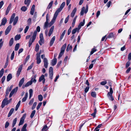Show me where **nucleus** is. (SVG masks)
Instances as JSON below:
<instances>
[{
    "label": "nucleus",
    "instance_id": "1a4fd4ad",
    "mask_svg": "<svg viewBox=\"0 0 131 131\" xmlns=\"http://www.w3.org/2000/svg\"><path fill=\"white\" fill-rule=\"evenodd\" d=\"M40 40L39 41V43L40 45H42L44 43V40L42 34L41 33L40 35Z\"/></svg>",
    "mask_w": 131,
    "mask_h": 131
},
{
    "label": "nucleus",
    "instance_id": "2eb2a0df",
    "mask_svg": "<svg viewBox=\"0 0 131 131\" xmlns=\"http://www.w3.org/2000/svg\"><path fill=\"white\" fill-rule=\"evenodd\" d=\"M43 61L44 62V66L46 68H47L48 65V61L47 59L45 58L43 59Z\"/></svg>",
    "mask_w": 131,
    "mask_h": 131
},
{
    "label": "nucleus",
    "instance_id": "9b49d317",
    "mask_svg": "<svg viewBox=\"0 0 131 131\" xmlns=\"http://www.w3.org/2000/svg\"><path fill=\"white\" fill-rule=\"evenodd\" d=\"M37 63L38 64H39L41 61V60L40 59V53H37Z\"/></svg>",
    "mask_w": 131,
    "mask_h": 131
},
{
    "label": "nucleus",
    "instance_id": "39448f33",
    "mask_svg": "<svg viewBox=\"0 0 131 131\" xmlns=\"http://www.w3.org/2000/svg\"><path fill=\"white\" fill-rule=\"evenodd\" d=\"M113 92L112 89L111 88L110 89V91L107 94V96L109 99L112 101L114 100V98L112 96Z\"/></svg>",
    "mask_w": 131,
    "mask_h": 131
},
{
    "label": "nucleus",
    "instance_id": "052dcab7",
    "mask_svg": "<svg viewBox=\"0 0 131 131\" xmlns=\"http://www.w3.org/2000/svg\"><path fill=\"white\" fill-rule=\"evenodd\" d=\"M30 58V55H29L27 56L25 59L24 64H25L26 62Z\"/></svg>",
    "mask_w": 131,
    "mask_h": 131
},
{
    "label": "nucleus",
    "instance_id": "49530a36",
    "mask_svg": "<svg viewBox=\"0 0 131 131\" xmlns=\"http://www.w3.org/2000/svg\"><path fill=\"white\" fill-rule=\"evenodd\" d=\"M35 113L36 111L35 110H34L32 111L30 116V117L31 118H32L34 116Z\"/></svg>",
    "mask_w": 131,
    "mask_h": 131
},
{
    "label": "nucleus",
    "instance_id": "603ef678",
    "mask_svg": "<svg viewBox=\"0 0 131 131\" xmlns=\"http://www.w3.org/2000/svg\"><path fill=\"white\" fill-rule=\"evenodd\" d=\"M53 3V1H51L49 4L48 7L47 8L49 9L51 8L52 6V4Z\"/></svg>",
    "mask_w": 131,
    "mask_h": 131
},
{
    "label": "nucleus",
    "instance_id": "9d476101",
    "mask_svg": "<svg viewBox=\"0 0 131 131\" xmlns=\"http://www.w3.org/2000/svg\"><path fill=\"white\" fill-rule=\"evenodd\" d=\"M18 89V87H17L15 88L13 90L10 94L9 96V98H10L14 93H16L17 92Z\"/></svg>",
    "mask_w": 131,
    "mask_h": 131
},
{
    "label": "nucleus",
    "instance_id": "6e6d98bb",
    "mask_svg": "<svg viewBox=\"0 0 131 131\" xmlns=\"http://www.w3.org/2000/svg\"><path fill=\"white\" fill-rule=\"evenodd\" d=\"M91 95L93 97H96V94L95 92H92L91 93Z\"/></svg>",
    "mask_w": 131,
    "mask_h": 131
},
{
    "label": "nucleus",
    "instance_id": "09e8293b",
    "mask_svg": "<svg viewBox=\"0 0 131 131\" xmlns=\"http://www.w3.org/2000/svg\"><path fill=\"white\" fill-rule=\"evenodd\" d=\"M32 82L31 81H29L27 82L25 85V87H26L32 84Z\"/></svg>",
    "mask_w": 131,
    "mask_h": 131
},
{
    "label": "nucleus",
    "instance_id": "864d4df0",
    "mask_svg": "<svg viewBox=\"0 0 131 131\" xmlns=\"http://www.w3.org/2000/svg\"><path fill=\"white\" fill-rule=\"evenodd\" d=\"M113 33H111L109 34L108 36L106 38V39L107 38H112L113 36Z\"/></svg>",
    "mask_w": 131,
    "mask_h": 131
},
{
    "label": "nucleus",
    "instance_id": "ea45409f",
    "mask_svg": "<svg viewBox=\"0 0 131 131\" xmlns=\"http://www.w3.org/2000/svg\"><path fill=\"white\" fill-rule=\"evenodd\" d=\"M33 93V91L32 89H30L29 90V99H30Z\"/></svg>",
    "mask_w": 131,
    "mask_h": 131
},
{
    "label": "nucleus",
    "instance_id": "cd10ccee",
    "mask_svg": "<svg viewBox=\"0 0 131 131\" xmlns=\"http://www.w3.org/2000/svg\"><path fill=\"white\" fill-rule=\"evenodd\" d=\"M28 93L27 92L26 93L24 97L22 99V102H24L26 100L28 97Z\"/></svg>",
    "mask_w": 131,
    "mask_h": 131
},
{
    "label": "nucleus",
    "instance_id": "c9c22d12",
    "mask_svg": "<svg viewBox=\"0 0 131 131\" xmlns=\"http://www.w3.org/2000/svg\"><path fill=\"white\" fill-rule=\"evenodd\" d=\"M24 119H23V118H21L20 121L19 123L18 124V125L20 126L22 125L24 123Z\"/></svg>",
    "mask_w": 131,
    "mask_h": 131
},
{
    "label": "nucleus",
    "instance_id": "aec40b11",
    "mask_svg": "<svg viewBox=\"0 0 131 131\" xmlns=\"http://www.w3.org/2000/svg\"><path fill=\"white\" fill-rule=\"evenodd\" d=\"M85 23V20L84 19L82 22H81L79 24V25L78 26V27L79 28V29H80L82 26H83Z\"/></svg>",
    "mask_w": 131,
    "mask_h": 131
},
{
    "label": "nucleus",
    "instance_id": "423d86ee",
    "mask_svg": "<svg viewBox=\"0 0 131 131\" xmlns=\"http://www.w3.org/2000/svg\"><path fill=\"white\" fill-rule=\"evenodd\" d=\"M58 15L57 14L54 13L53 19L50 23H49L48 26H49V27L51 26L54 23Z\"/></svg>",
    "mask_w": 131,
    "mask_h": 131
},
{
    "label": "nucleus",
    "instance_id": "4d7b16f0",
    "mask_svg": "<svg viewBox=\"0 0 131 131\" xmlns=\"http://www.w3.org/2000/svg\"><path fill=\"white\" fill-rule=\"evenodd\" d=\"M14 51H13L12 53L11 54L10 59L11 60H12L14 59Z\"/></svg>",
    "mask_w": 131,
    "mask_h": 131
},
{
    "label": "nucleus",
    "instance_id": "79ce46f5",
    "mask_svg": "<svg viewBox=\"0 0 131 131\" xmlns=\"http://www.w3.org/2000/svg\"><path fill=\"white\" fill-rule=\"evenodd\" d=\"M17 120V118H16L14 119L13 120V124H12V127H14L15 125L16 121Z\"/></svg>",
    "mask_w": 131,
    "mask_h": 131
},
{
    "label": "nucleus",
    "instance_id": "dca6fc26",
    "mask_svg": "<svg viewBox=\"0 0 131 131\" xmlns=\"http://www.w3.org/2000/svg\"><path fill=\"white\" fill-rule=\"evenodd\" d=\"M7 21V19L5 17H4L2 20L1 23L0 25V27L2 25H4Z\"/></svg>",
    "mask_w": 131,
    "mask_h": 131
},
{
    "label": "nucleus",
    "instance_id": "4be33fe9",
    "mask_svg": "<svg viewBox=\"0 0 131 131\" xmlns=\"http://www.w3.org/2000/svg\"><path fill=\"white\" fill-rule=\"evenodd\" d=\"M9 56H7L6 59V61L5 63V65L4 66V68H6L7 67L9 62Z\"/></svg>",
    "mask_w": 131,
    "mask_h": 131
},
{
    "label": "nucleus",
    "instance_id": "5fc2aeb1",
    "mask_svg": "<svg viewBox=\"0 0 131 131\" xmlns=\"http://www.w3.org/2000/svg\"><path fill=\"white\" fill-rule=\"evenodd\" d=\"M39 49V46L38 44H36L35 47V51L36 52H37Z\"/></svg>",
    "mask_w": 131,
    "mask_h": 131
},
{
    "label": "nucleus",
    "instance_id": "4c0bfd02",
    "mask_svg": "<svg viewBox=\"0 0 131 131\" xmlns=\"http://www.w3.org/2000/svg\"><path fill=\"white\" fill-rule=\"evenodd\" d=\"M12 75L11 74H8L7 77V81H9L12 78Z\"/></svg>",
    "mask_w": 131,
    "mask_h": 131
},
{
    "label": "nucleus",
    "instance_id": "69168bd1",
    "mask_svg": "<svg viewBox=\"0 0 131 131\" xmlns=\"http://www.w3.org/2000/svg\"><path fill=\"white\" fill-rule=\"evenodd\" d=\"M49 73H53V69L52 67H50L49 69Z\"/></svg>",
    "mask_w": 131,
    "mask_h": 131
},
{
    "label": "nucleus",
    "instance_id": "6e6552de",
    "mask_svg": "<svg viewBox=\"0 0 131 131\" xmlns=\"http://www.w3.org/2000/svg\"><path fill=\"white\" fill-rule=\"evenodd\" d=\"M65 5V3L64 2H63L59 8L58 9L55 13L57 14L58 15L59 12H60L63 8L64 7Z\"/></svg>",
    "mask_w": 131,
    "mask_h": 131
},
{
    "label": "nucleus",
    "instance_id": "ddd939ff",
    "mask_svg": "<svg viewBox=\"0 0 131 131\" xmlns=\"http://www.w3.org/2000/svg\"><path fill=\"white\" fill-rule=\"evenodd\" d=\"M22 67L23 65L21 64L20 66L18 69L16 74V75L17 77H18L20 74V73L22 69Z\"/></svg>",
    "mask_w": 131,
    "mask_h": 131
},
{
    "label": "nucleus",
    "instance_id": "72a5a7b5",
    "mask_svg": "<svg viewBox=\"0 0 131 131\" xmlns=\"http://www.w3.org/2000/svg\"><path fill=\"white\" fill-rule=\"evenodd\" d=\"M66 46L67 44L66 43L64 44L62 47L61 48V51L64 52Z\"/></svg>",
    "mask_w": 131,
    "mask_h": 131
},
{
    "label": "nucleus",
    "instance_id": "e2e57ef3",
    "mask_svg": "<svg viewBox=\"0 0 131 131\" xmlns=\"http://www.w3.org/2000/svg\"><path fill=\"white\" fill-rule=\"evenodd\" d=\"M33 65H34V63H32L30 65V66H29V67H28L27 69V70H30V69H31V68H32L33 66Z\"/></svg>",
    "mask_w": 131,
    "mask_h": 131
},
{
    "label": "nucleus",
    "instance_id": "8fccbe9b",
    "mask_svg": "<svg viewBox=\"0 0 131 131\" xmlns=\"http://www.w3.org/2000/svg\"><path fill=\"white\" fill-rule=\"evenodd\" d=\"M38 98L39 100V101H41L43 99V97L41 95H39L38 96Z\"/></svg>",
    "mask_w": 131,
    "mask_h": 131
},
{
    "label": "nucleus",
    "instance_id": "f8f14e48",
    "mask_svg": "<svg viewBox=\"0 0 131 131\" xmlns=\"http://www.w3.org/2000/svg\"><path fill=\"white\" fill-rule=\"evenodd\" d=\"M12 26L11 25H9L7 28L5 30V35H7L8 34L11 28H12Z\"/></svg>",
    "mask_w": 131,
    "mask_h": 131
},
{
    "label": "nucleus",
    "instance_id": "5701e85b",
    "mask_svg": "<svg viewBox=\"0 0 131 131\" xmlns=\"http://www.w3.org/2000/svg\"><path fill=\"white\" fill-rule=\"evenodd\" d=\"M24 78H23L20 80L19 83V87H21V86L24 82Z\"/></svg>",
    "mask_w": 131,
    "mask_h": 131
},
{
    "label": "nucleus",
    "instance_id": "a211bd4d",
    "mask_svg": "<svg viewBox=\"0 0 131 131\" xmlns=\"http://www.w3.org/2000/svg\"><path fill=\"white\" fill-rule=\"evenodd\" d=\"M35 5H33L30 11V14L32 15H33L35 11Z\"/></svg>",
    "mask_w": 131,
    "mask_h": 131
},
{
    "label": "nucleus",
    "instance_id": "bb28decb",
    "mask_svg": "<svg viewBox=\"0 0 131 131\" xmlns=\"http://www.w3.org/2000/svg\"><path fill=\"white\" fill-rule=\"evenodd\" d=\"M80 29H79V28L78 27L77 28H76L75 29H74L72 30V34H73L75 33V32L78 31V32H79V31L80 30Z\"/></svg>",
    "mask_w": 131,
    "mask_h": 131
},
{
    "label": "nucleus",
    "instance_id": "20e7f679",
    "mask_svg": "<svg viewBox=\"0 0 131 131\" xmlns=\"http://www.w3.org/2000/svg\"><path fill=\"white\" fill-rule=\"evenodd\" d=\"M49 15L47 14L46 16V21L44 23L43 26V28L45 29L48 27L49 21Z\"/></svg>",
    "mask_w": 131,
    "mask_h": 131
},
{
    "label": "nucleus",
    "instance_id": "774afa93",
    "mask_svg": "<svg viewBox=\"0 0 131 131\" xmlns=\"http://www.w3.org/2000/svg\"><path fill=\"white\" fill-rule=\"evenodd\" d=\"M130 64V62L129 61L127 62L126 64V68H127L129 66Z\"/></svg>",
    "mask_w": 131,
    "mask_h": 131
},
{
    "label": "nucleus",
    "instance_id": "680f3d73",
    "mask_svg": "<svg viewBox=\"0 0 131 131\" xmlns=\"http://www.w3.org/2000/svg\"><path fill=\"white\" fill-rule=\"evenodd\" d=\"M69 18V15H68L67 17L66 18L65 20L64 23L66 24L67 23L68 21V20Z\"/></svg>",
    "mask_w": 131,
    "mask_h": 131
},
{
    "label": "nucleus",
    "instance_id": "412c9836",
    "mask_svg": "<svg viewBox=\"0 0 131 131\" xmlns=\"http://www.w3.org/2000/svg\"><path fill=\"white\" fill-rule=\"evenodd\" d=\"M9 56H7L6 59V61L5 63V65L4 66V68H6L7 67L9 62Z\"/></svg>",
    "mask_w": 131,
    "mask_h": 131
},
{
    "label": "nucleus",
    "instance_id": "f704fd0d",
    "mask_svg": "<svg viewBox=\"0 0 131 131\" xmlns=\"http://www.w3.org/2000/svg\"><path fill=\"white\" fill-rule=\"evenodd\" d=\"M18 19V16L16 17L14 19V20L13 22V24L14 25H15L17 23Z\"/></svg>",
    "mask_w": 131,
    "mask_h": 131
},
{
    "label": "nucleus",
    "instance_id": "c85d7f7f",
    "mask_svg": "<svg viewBox=\"0 0 131 131\" xmlns=\"http://www.w3.org/2000/svg\"><path fill=\"white\" fill-rule=\"evenodd\" d=\"M27 124H25L23 127L21 131H27L26 128L27 126Z\"/></svg>",
    "mask_w": 131,
    "mask_h": 131
},
{
    "label": "nucleus",
    "instance_id": "6ab92c4d",
    "mask_svg": "<svg viewBox=\"0 0 131 131\" xmlns=\"http://www.w3.org/2000/svg\"><path fill=\"white\" fill-rule=\"evenodd\" d=\"M15 16V14L14 13L10 17V21H9V24H11L12 23V22L13 21L14 19Z\"/></svg>",
    "mask_w": 131,
    "mask_h": 131
},
{
    "label": "nucleus",
    "instance_id": "7ed1b4c3",
    "mask_svg": "<svg viewBox=\"0 0 131 131\" xmlns=\"http://www.w3.org/2000/svg\"><path fill=\"white\" fill-rule=\"evenodd\" d=\"M12 99H10L9 100H8L7 98L5 97V98L2 101L1 107L2 108H3L5 105H7L10 103Z\"/></svg>",
    "mask_w": 131,
    "mask_h": 131
},
{
    "label": "nucleus",
    "instance_id": "a878e982",
    "mask_svg": "<svg viewBox=\"0 0 131 131\" xmlns=\"http://www.w3.org/2000/svg\"><path fill=\"white\" fill-rule=\"evenodd\" d=\"M57 62V59H53L52 61L51 62V65L52 66H54L56 63Z\"/></svg>",
    "mask_w": 131,
    "mask_h": 131
},
{
    "label": "nucleus",
    "instance_id": "b1692460",
    "mask_svg": "<svg viewBox=\"0 0 131 131\" xmlns=\"http://www.w3.org/2000/svg\"><path fill=\"white\" fill-rule=\"evenodd\" d=\"M11 6V4H10L8 6V7L6 11V12L5 13L6 15H7L8 14L10 9V8Z\"/></svg>",
    "mask_w": 131,
    "mask_h": 131
},
{
    "label": "nucleus",
    "instance_id": "3c124183",
    "mask_svg": "<svg viewBox=\"0 0 131 131\" xmlns=\"http://www.w3.org/2000/svg\"><path fill=\"white\" fill-rule=\"evenodd\" d=\"M72 48V46H70V44L68 45L67 47L66 50L67 51H68L70 49Z\"/></svg>",
    "mask_w": 131,
    "mask_h": 131
},
{
    "label": "nucleus",
    "instance_id": "c756f323",
    "mask_svg": "<svg viewBox=\"0 0 131 131\" xmlns=\"http://www.w3.org/2000/svg\"><path fill=\"white\" fill-rule=\"evenodd\" d=\"M66 32V30H64L63 32H62L61 35L60 36L59 40L60 41L61 40L63 39Z\"/></svg>",
    "mask_w": 131,
    "mask_h": 131
},
{
    "label": "nucleus",
    "instance_id": "7c9ffc66",
    "mask_svg": "<svg viewBox=\"0 0 131 131\" xmlns=\"http://www.w3.org/2000/svg\"><path fill=\"white\" fill-rule=\"evenodd\" d=\"M14 109L13 108H12L10 111L8 115V117H10L12 115L14 111Z\"/></svg>",
    "mask_w": 131,
    "mask_h": 131
},
{
    "label": "nucleus",
    "instance_id": "13d9d810",
    "mask_svg": "<svg viewBox=\"0 0 131 131\" xmlns=\"http://www.w3.org/2000/svg\"><path fill=\"white\" fill-rule=\"evenodd\" d=\"M47 125L44 126L42 129V131H46L47 130Z\"/></svg>",
    "mask_w": 131,
    "mask_h": 131
},
{
    "label": "nucleus",
    "instance_id": "58836bf2",
    "mask_svg": "<svg viewBox=\"0 0 131 131\" xmlns=\"http://www.w3.org/2000/svg\"><path fill=\"white\" fill-rule=\"evenodd\" d=\"M14 41V39L13 38H12L9 43V45L10 46H11L13 44Z\"/></svg>",
    "mask_w": 131,
    "mask_h": 131
},
{
    "label": "nucleus",
    "instance_id": "de8ad7c7",
    "mask_svg": "<svg viewBox=\"0 0 131 131\" xmlns=\"http://www.w3.org/2000/svg\"><path fill=\"white\" fill-rule=\"evenodd\" d=\"M4 69L2 68L0 71V78H1L3 75L4 73Z\"/></svg>",
    "mask_w": 131,
    "mask_h": 131
},
{
    "label": "nucleus",
    "instance_id": "2f4dec72",
    "mask_svg": "<svg viewBox=\"0 0 131 131\" xmlns=\"http://www.w3.org/2000/svg\"><path fill=\"white\" fill-rule=\"evenodd\" d=\"M11 91V90H10V89H9V87L8 88H7V89L6 90V92H5V93H6V95H5V97H6L7 96H8L9 92Z\"/></svg>",
    "mask_w": 131,
    "mask_h": 131
},
{
    "label": "nucleus",
    "instance_id": "a19ab883",
    "mask_svg": "<svg viewBox=\"0 0 131 131\" xmlns=\"http://www.w3.org/2000/svg\"><path fill=\"white\" fill-rule=\"evenodd\" d=\"M96 50H97L95 49V48L92 49H91V51L90 53V56L94 52H96Z\"/></svg>",
    "mask_w": 131,
    "mask_h": 131
},
{
    "label": "nucleus",
    "instance_id": "37998d69",
    "mask_svg": "<svg viewBox=\"0 0 131 131\" xmlns=\"http://www.w3.org/2000/svg\"><path fill=\"white\" fill-rule=\"evenodd\" d=\"M27 9V7L25 6H23L21 8V10L22 11L25 12L26 11Z\"/></svg>",
    "mask_w": 131,
    "mask_h": 131
},
{
    "label": "nucleus",
    "instance_id": "f03ea898",
    "mask_svg": "<svg viewBox=\"0 0 131 131\" xmlns=\"http://www.w3.org/2000/svg\"><path fill=\"white\" fill-rule=\"evenodd\" d=\"M54 27L53 26H51L49 30V32L48 33V30L46 29L45 31V34L46 36H48L49 37L51 36L52 34L53 31L54 29Z\"/></svg>",
    "mask_w": 131,
    "mask_h": 131
},
{
    "label": "nucleus",
    "instance_id": "bf43d9fd",
    "mask_svg": "<svg viewBox=\"0 0 131 131\" xmlns=\"http://www.w3.org/2000/svg\"><path fill=\"white\" fill-rule=\"evenodd\" d=\"M64 52L61 51L60 52V53L59 56V57H58V59L60 58V57H61L62 56V55L63 54Z\"/></svg>",
    "mask_w": 131,
    "mask_h": 131
},
{
    "label": "nucleus",
    "instance_id": "0e129e2a",
    "mask_svg": "<svg viewBox=\"0 0 131 131\" xmlns=\"http://www.w3.org/2000/svg\"><path fill=\"white\" fill-rule=\"evenodd\" d=\"M29 28V26H27L24 30V33H26L27 31Z\"/></svg>",
    "mask_w": 131,
    "mask_h": 131
},
{
    "label": "nucleus",
    "instance_id": "393cba45",
    "mask_svg": "<svg viewBox=\"0 0 131 131\" xmlns=\"http://www.w3.org/2000/svg\"><path fill=\"white\" fill-rule=\"evenodd\" d=\"M77 9L76 8H75L72 10V13L71 14V16L73 17L74 16L76 12V11Z\"/></svg>",
    "mask_w": 131,
    "mask_h": 131
},
{
    "label": "nucleus",
    "instance_id": "473e14b6",
    "mask_svg": "<svg viewBox=\"0 0 131 131\" xmlns=\"http://www.w3.org/2000/svg\"><path fill=\"white\" fill-rule=\"evenodd\" d=\"M21 38V35L20 34L17 35H16L15 37V40H19Z\"/></svg>",
    "mask_w": 131,
    "mask_h": 131
},
{
    "label": "nucleus",
    "instance_id": "a18cd8bd",
    "mask_svg": "<svg viewBox=\"0 0 131 131\" xmlns=\"http://www.w3.org/2000/svg\"><path fill=\"white\" fill-rule=\"evenodd\" d=\"M19 47V43H17L15 47V51H17Z\"/></svg>",
    "mask_w": 131,
    "mask_h": 131
},
{
    "label": "nucleus",
    "instance_id": "4468645a",
    "mask_svg": "<svg viewBox=\"0 0 131 131\" xmlns=\"http://www.w3.org/2000/svg\"><path fill=\"white\" fill-rule=\"evenodd\" d=\"M45 75H42L39 78V81L40 82L42 81V82L43 84L44 83L45 81Z\"/></svg>",
    "mask_w": 131,
    "mask_h": 131
},
{
    "label": "nucleus",
    "instance_id": "f3484780",
    "mask_svg": "<svg viewBox=\"0 0 131 131\" xmlns=\"http://www.w3.org/2000/svg\"><path fill=\"white\" fill-rule=\"evenodd\" d=\"M55 36H53L51 39L50 42V46H51L52 45L55 40Z\"/></svg>",
    "mask_w": 131,
    "mask_h": 131
},
{
    "label": "nucleus",
    "instance_id": "c03bdc74",
    "mask_svg": "<svg viewBox=\"0 0 131 131\" xmlns=\"http://www.w3.org/2000/svg\"><path fill=\"white\" fill-rule=\"evenodd\" d=\"M96 108H95L94 110V113H92L91 114V115L94 118L95 117V114H96Z\"/></svg>",
    "mask_w": 131,
    "mask_h": 131
},
{
    "label": "nucleus",
    "instance_id": "0eeeda50",
    "mask_svg": "<svg viewBox=\"0 0 131 131\" xmlns=\"http://www.w3.org/2000/svg\"><path fill=\"white\" fill-rule=\"evenodd\" d=\"M88 7L87 5H86V6L85 9V7H83L81 9V11L80 13V15H83L84 14V13H86L88 11Z\"/></svg>",
    "mask_w": 131,
    "mask_h": 131
},
{
    "label": "nucleus",
    "instance_id": "338daca9",
    "mask_svg": "<svg viewBox=\"0 0 131 131\" xmlns=\"http://www.w3.org/2000/svg\"><path fill=\"white\" fill-rule=\"evenodd\" d=\"M42 104V102H40L37 105V109L38 110L41 106Z\"/></svg>",
    "mask_w": 131,
    "mask_h": 131
},
{
    "label": "nucleus",
    "instance_id": "e433bc0d",
    "mask_svg": "<svg viewBox=\"0 0 131 131\" xmlns=\"http://www.w3.org/2000/svg\"><path fill=\"white\" fill-rule=\"evenodd\" d=\"M31 0H25L24 1V3L25 4L27 5V6H28Z\"/></svg>",
    "mask_w": 131,
    "mask_h": 131
},
{
    "label": "nucleus",
    "instance_id": "f257e3e1",
    "mask_svg": "<svg viewBox=\"0 0 131 131\" xmlns=\"http://www.w3.org/2000/svg\"><path fill=\"white\" fill-rule=\"evenodd\" d=\"M37 33V31H34L32 37L30 38L28 43V46L29 47H30L31 46L32 43L35 39Z\"/></svg>",
    "mask_w": 131,
    "mask_h": 131
}]
</instances>
